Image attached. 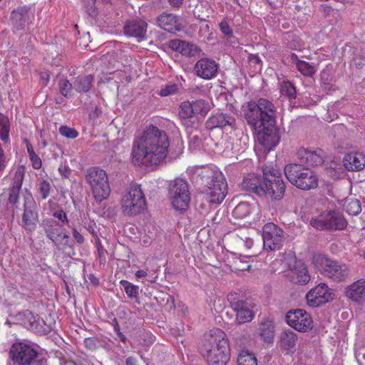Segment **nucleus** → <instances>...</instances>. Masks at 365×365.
I'll use <instances>...</instances> for the list:
<instances>
[{
	"instance_id": "nucleus-1",
	"label": "nucleus",
	"mask_w": 365,
	"mask_h": 365,
	"mask_svg": "<svg viewBox=\"0 0 365 365\" xmlns=\"http://www.w3.org/2000/svg\"><path fill=\"white\" fill-rule=\"evenodd\" d=\"M241 110L247 124L258 130L257 141L262 151L269 153L280 141L274 104L267 99L259 98L257 102L244 103Z\"/></svg>"
},
{
	"instance_id": "nucleus-2",
	"label": "nucleus",
	"mask_w": 365,
	"mask_h": 365,
	"mask_svg": "<svg viewBox=\"0 0 365 365\" xmlns=\"http://www.w3.org/2000/svg\"><path fill=\"white\" fill-rule=\"evenodd\" d=\"M170 145L168 133L153 125L135 138L132 148V160L135 165H157L166 158Z\"/></svg>"
},
{
	"instance_id": "nucleus-3",
	"label": "nucleus",
	"mask_w": 365,
	"mask_h": 365,
	"mask_svg": "<svg viewBox=\"0 0 365 365\" xmlns=\"http://www.w3.org/2000/svg\"><path fill=\"white\" fill-rule=\"evenodd\" d=\"M200 353L208 365H226L230 359V346L226 334L220 329L205 336Z\"/></svg>"
},
{
	"instance_id": "nucleus-4",
	"label": "nucleus",
	"mask_w": 365,
	"mask_h": 365,
	"mask_svg": "<svg viewBox=\"0 0 365 365\" xmlns=\"http://www.w3.org/2000/svg\"><path fill=\"white\" fill-rule=\"evenodd\" d=\"M242 189L255 193L260 197H270L272 200H281L285 192L284 181H277L275 192L271 189V179L255 173L246 175L242 183Z\"/></svg>"
},
{
	"instance_id": "nucleus-5",
	"label": "nucleus",
	"mask_w": 365,
	"mask_h": 365,
	"mask_svg": "<svg viewBox=\"0 0 365 365\" xmlns=\"http://www.w3.org/2000/svg\"><path fill=\"white\" fill-rule=\"evenodd\" d=\"M284 172L287 179L301 190H309L318 185V180L314 173L302 164H288L284 167Z\"/></svg>"
},
{
	"instance_id": "nucleus-6",
	"label": "nucleus",
	"mask_w": 365,
	"mask_h": 365,
	"mask_svg": "<svg viewBox=\"0 0 365 365\" xmlns=\"http://www.w3.org/2000/svg\"><path fill=\"white\" fill-rule=\"evenodd\" d=\"M205 198L210 204H220L225 199L227 184L221 173L212 172L210 175H203Z\"/></svg>"
},
{
	"instance_id": "nucleus-7",
	"label": "nucleus",
	"mask_w": 365,
	"mask_h": 365,
	"mask_svg": "<svg viewBox=\"0 0 365 365\" xmlns=\"http://www.w3.org/2000/svg\"><path fill=\"white\" fill-rule=\"evenodd\" d=\"M86 179L98 203H101L109 197L110 187L105 170L97 167L90 168L86 171Z\"/></svg>"
},
{
	"instance_id": "nucleus-8",
	"label": "nucleus",
	"mask_w": 365,
	"mask_h": 365,
	"mask_svg": "<svg viewBox=\"0 0 365 365\" xmlns=\"http://www.w3.org/2000/svg\"><path fill=\"white\" fill-rule=\"evenodd\" d=\"M312 262L322 274L334 282H344L349 277V270L346 265L340 264L324 255H315Z\"/></svg>"
},
{
	"instance_id": "nucleus-9",
	"label": "nucleus",
	"mask_w": 365,
	"mask_h": 365,
	"mask_svg": "<svg viewBox=\"0 0 365 365\" xmlns=\"http://www.w3.org/2000/svg\"><path fill=\"white\" fill-rule=\"evenodd\" d=\"M309 225L319 230L336 231L346 229L348 222L341 212L328 210L311 219Z\"/></svg>"
},
{
	"instance_id": "nucleus-10",
	"label": "nucleus",
	"mask_w": 365,
	"mask_h": 365,
	"mask_svg": "<svg viewBox=\"0 0 365 365\" xmlns=\"http://www.w3.org/2000/svg\"><path fill=\"white\" fill-rule=\"evenodd\" d=\"M121 207L123 213L128 216L137 215L145 209V199L139 185H130L122 198Z\"/></svg>"
},
{
	"instance_id": "nucleus-11",
	"label": "nucleus",
	"mask_w": 365,
	"mask_h": 365,
	"mask_svg": "<svg viewBox=\"0 0 365 365\" xmlns=\"http://www.w3.org/2000/svg\"><path fill=\"white\" fill-rule=\"evenodd\" d=\"M169 197L175 210H185L190 201L188 183L182 178H176L170 183Z\"/></svg>"
},
{
	"instance_id": "nucleus-12",
	"label": "nucleus",
	"mask_w": 365,
	"mask_h": 365,
	"mask_svg": "<svg viewBox=\"0 0 365 365\" xmlns=\"http://www.w3.org/2000/svg\"><path fill=\"white\" fill-rule=\"evenodd\" d=\"M9 356L15 365H43V362L38 359V352L24 343L14 344L10 348Z\"/></svg>"
},
{
	"instance_id": "nucleus-13",
	"label": "nucleus",
	"mask_w": 365,
	"mask_h": 365,
	"mask_svg": "<svg viewBox=\"0 0 365 365\" xmlns=\"http://www.w3.org/2000/svg\"><path fill=\"white\" fill-rule=\"evenodd\" d=\"M262 238L265 250H279L284 241V232L274 223H267L263 227Z\"/></svg>"
},
{
	"instance_id": "nucleus-14",
	"label": "nucleus",
	"mask_w": 365,
	"mask_h": 365,
	"mask_svg": "<svg viewBox=\"0 0 365 365\" xmlns=\"http://www.w3.org/2000/svg\"><path fill=\"white\" fill-rule=\"evenodd\" d=\"M286 320L290 327L299 331H307L313 327L310 314L304 309L289 311L286 315Z\"/></svg>"
},
{
	"instance_id": "nucleus-15",
	"label": "nucleus",
	"mask_w": 365,
	"mask_h": 365,
	"mask_svg": "<svg viewBox=\"0 0 365 365\" xmlns=\"http://www.w3.org/2000/svg\"><path fill=\"white\" fill-rule=\"evenodd\" d=\"M330 289L325 283H320L311 289L306 295L307 304L312 307H319L332 300Z\"/></svg>"
},
{
	"instance_id": "nucleus-16",
	"label": "nucleus",
	"mask_w": 365,
	"mask_h": 365,
	"mask_svg": "<svg viewBox=\"0 0 365 365\" xmlns=\"http://www.w3.org/2000/svg\"><path fill=\"white\" fill-rule=\"evenodd\" d=\"M236 120L234 116L227 113H217L208 118L205 122V127L208 130L215 128H225L229 126L232 129H235Z\"/></svg>"
},
{
	"instance_id": "nucleus-17",
	"label": "nucleus",
	"mask_w": 365,
	"mask_h": 365,
	"mask_svg": "<svg viewBox=\"0 0 365 365\" xmlns=\"http://www.w3.org/2000/svg\"><path fill=\"white\" fill-rule=\"evenodd\" d=\"M194 69L197 76L208 80L216 76L218 65L213 60L202 58L197 61Z\"/></svg>"
},
{
	"instance_id": "nucleus-18",
	"label": "nucleus",
	"mask_w": 365,
	"mask_h": 365,
	"mask_svg": "<svg viewBox=\"0 0 365 365\" xmlns=\"http://www.w3.org/2000/svg\"><path fill=\"white\" fill-rule=\"evenodd\" d=\"M31 197L28 198L24 204V211L22 215V226L29 232L36 229L38 222V213L34 210Z\"/></svg>"
},
{
	"instance_id": "nucleus-19",
	"label": "nucleus",
	"mask_w": 365,
	"mask_h": 365,
	"mask_svg": "<svg viewBox=\"0 0 365 365\" xmlns=\"http://www.w3.org/2000/svg\"><path fill=\"white\" fill-rule=\"evenodd\" d=\"M297 155L302 164L307 166H317L322 165L324 162L322 150H310L305 148H300Z\"/></svg>"
},
{
	"instance_id": "nucleus-20",
	"label": "nucleus",
	"mask_w": 365,
	"mask_h": 365,
	"mask_svg": "<svg viewBox=\"0 0 365 365\" xmlns=\"http://www.w3.org/2000/svg\"><path fill=\"white\" fill-rule=\"evenodd\" d=\"M288 277L290 281L295 284L304 285L310 281L307 266L301 261H296L293 267L290 268Z\"/></svg>"
},
{
	"instance_id": "nucleus-21",
	"label": "nucleus",
	"mask_w": 365,
	"mask_h": 365,
	"mask_svg": "<svg viewBox=\"0 0 365 365\" xmlns=\"http://www.w3.org/2000/svg\"><path fill=\"white\" fill-rule=\"evenodd\" d=\"M344 295L352 302H363L365 300V279H360L347 286Z\"/></svg>"
},
{
	"instance_id": "nucleus-22",
	"label": "nucleus",
	"mask_w": 365,
	"mask_h": 365,
	"mask_svg": "<svg viewBox=\"0 0 365 365\" xmlns=\"http://www.w3.org/2000/svg\"><path fill=\"white\" fill-rule=\"evenodd\" d=\"M343 162L348 170H361L365 168V155L359 152L350 153L344 156Z\"/></svg>"
},
{
	"instance_id": "nucleus-23",
	"label": "nucleus",
	"mask_w": 365,
	"mask_h": 365,
	"mask_svg": "<svg viewBox=\"0 0 365 365\" xmlns=\"http://www.w3.org/2000/svg\"><path fill=\"white\" fill-rule=\"evenodd\" d=\"M298 341L297 334L290 330L284 331L280 335L279 346L287 354H292L295 351L296 344Z\"/></svg>"
},
{
	"instance_id": "nucleus-24",
	"label": "nucleus",
	"mask_w": 365,
	"mask_h": 365,
	"mask_svg": "<svg viewBox=\"0 0 365 365\" xmlns=\"http://www.w3.org/2000/svg\"><path fill=\"white\" fill-rule=\"evenodd\" d=\"M147 23L144 21H132L124 26L127 36L143 39L146 33Z\"/></svg>"
},
{
	"instance_id": "nucleus-25",
	"label": "nucleus",
	"mask_w": 365,
	"mask_h": 365,
	"mask_svg": "<svg viewBox=\"0 0 365 365\" xmlns=\"http://www.w3.org/2000/svg\"><path fill=\"white\" fill-rule=\"evenodd\" d=\"M178 22V16L173 14L163 13L157 18L158 26L170 33L179 30Z\"/></svg>"
},
{
	"instance_id": "nucleus-26",
	"label": "nucleus",
	"mask_w": 365,
	"mask_h": 365,
	"mask_svg": "<svg viewBox=\"0 0 365 365\" xmlns=\"http://www.w3.org/2000/svg\"><path fill=\"white\" fill-rule=\"evenodd\" d=\"M234 309L236 312V321L238 324L250 322L253 318V312L249 304L242 300L237 301L234 304Z\"/></svg>"
},
{
	"instance_id": "nucleus-27",
	"label": "nucleus",
	"mask_w": 365,
	"mask_h": 365,
	"mask_svg": "<svg viewBox=\"0 0 365 365\" xmlns=\"http://www.w3.org/2000/svg\"><path fill=\"white\" fill-rule=\"evenodd\" d=\"M168 46L172 50L178 51L183 56H194L197 52V47L195 45L180 39L170 41Z\"/></svg>"
},
{
	"instance_id": "nucleus-28",
	"label": "nucleus",
	"mask_w": 365,
	"mask_h": 365,
	"mask_svg": "<svg viewBox=\"0 0 365 365\" xmlns=\"http://www.w3.org/2000/svg\"><path fill=\"white\" fill-rule=\"evenodd\" d=\"M24 177V171L19 169L16 171L12 182V185L9 190V202L11 204H16L19 200V194L22 186Z\"/></svg>"
},
{
	"instance_id": "nucleus-29",
	"label": "nucleus",
	"mask_w": 365,
	"mask_h": 365,
	"mask_svg": "<svg viewBox=\"0 0 365 365\" xmlns=\"http://www.w3.org/2000/svg\"><path fill=\"white\" fill-rule=\"evenodd\" d=\"M30 9L26 6H19L11 13L13 24L18 29H22L29 19Z\"/></svg>"
},
{
	"instance_id": "nucleus-30",
	"label": "nucleus",
	"mask_w": 365,
	"mask_h": 365,
	"mask_svg": "<svg viewBox=\"0 0 365 365\" xmlns=\"http://www.w3.org/2000/svg\"><path fill=\"white\" fill-rule=\"evenodd\" d=\"M178 116L184 125L190 126L191 120L195 117L191 101H187L181 103L179 107Z\"/></svg>"
},
{
	"instance_id": "nucleus-31",
	"label": "nucleus",
	"mask_w": 365,
	"mask_h": 365,
	"mask_svg": "<svg viewBox=\"0 0 365 365\" xmlns=\"http://www.w3.org/2000/svg\"><path fill=\"white\" fill-rule=\"evenodd\" d=\"M259 334L266 342L272 341L274 336V326L272 321H264L259 324Z\"/></svg>"
},
{
	"instance_id": "nucleus-32",
	"label": "nucleus",
	"mask_w": 365,
	"mask_h": 365,
	"mask_svg": "<svg viewBox=\"0 0 365 365\" xmlns=\"http://www.w3.org/2000/svg\"><path fill=\"white\" fill-rule=\"evenodd\" d=\"M93 81L91 75L78 76L73 82V87L79 93H87L91 88Z\"/></svg>"
},
{
	"instance_id": "nucleus-33",
	"label": "nucleus",
	"mask_w": 365,
	"mask_h": 365,
	"mask_svg": "<svg viewBox=\"0 0 365 365\" xmlns=\"http://www.w3.org/2000/svg\"><path fill=\"white\" fill-rule=\"evenodd\" d=\"M70 242L71 239L68 233L65 229H63L59 232V236H57L53 240V244L58 250H63L67 247H73Z\"/></svg>"
},
{
	"instance_id": "nucleus-34",
	"label": "nucleus",
	"mask_w": 365,
	"mask_h": 365,
	"mask_svg": "<svg viewBox=\"0 0 365 365\" xmlns=\"http://www.w3.org/2000/svg\"><path fill=\"white\" fill-rule=\"evenodd\" d=\"M344 210L351 215H357L361 211L360 201L356 198H346L344 202Z\"/></svg>"
},
{
	"instance_id": "nucleus-35",
	"label": "nucleus",
	"mask_w": 365,
	"mask_h": 365,
	"mask_svg": "<svg viewBox=\"0 0 365 365\" xmlns=\"http://www.w3.org/2000/svg\"><path fill=\"white\" fill-rule=\"evenodd\" d=\"M237 365H257V359L252 352L242 350L238 355Z\"/></svg>"
},
{
	"instance_id": "nucleus-36",
	"label": "nucleus",
	"mask_w": 365,
	"mask_h": 365,
	"mask_svg": "<svg viewBox=\"0 0 365 365\" xmlns=\"http://www.w3.org/2000/svg\"><path fill=\"white\" fill-rule=\"evenodd\" d=\"M41 227H43L46 237L49 240H51L52 242L57 237V236H59V232H61V230L57 227H55L50 220H43L41 223Z\"/></svg>"
},
{
	"instance_id": "nucleus-37",
	"label": "nucleus",
	"mask_w": 365,
	"mask_h": 365,
	"mask_svg": "<svg viewBox=\"0 0 365 365\" xmlns=\"http://www.w3.org/2000/svg\"><path fill=\"white\" fill-rule=\"evenodd\" d=\"M191 102L195 115L200 114L204 116L207 115V113L209 112L210 107L208 102H207L206 101L199 99Z\"/></svg>"
},
{
	"instance_id": "nucleus-38",
	"label": "nucleus",
	"mask_w": 365,
	"mask_h": 365,
	"mask_svg": "<svg viewBox=\"0 0 365 365\" xmlns=\"http://www.w3.org/2000/svg\"><path fill=\"white\" fill-rule=\"evenodd\" d=\"M280 93L282 96L287 97L289 100L295 99L297 96V91L289 81H283L280 84Z\"/></svg>"
},
{
	"instance_id": "nucleus-39",
	"label": "nucleus",
	"mask_w": 365,
	"mask_h": 365,
	"mask_svg": "<svg viewBox=\"0 0 365 365\" xmlns=\"http://www.w3.org/2000/svg\"><path fill=\"white\" fill-rule=\"evenodd\" d=\"M250 207L247 202H243L239 203L233 210V215L236 218L244 219L250 213Z\"/></svg>"
},
{
	"instance_id": "nucleus-40",
	"label": "nucleus",
	"mask_w": 365,
	"mask_h": 365,
	"mask_svg": "<svg viewBox=\"0 0 365 365\" xmlns=\"http://www.w3.org/2000/svg\"><path fill=\"white\" fill-rule=\"evenodd\" d=\"M120 284L123 287L124 291L129 298H137L139 294V287L134 285L132 283L126 281L121 280Z\"/></svg>"
},
{
	"instance_id": "nucleus-41",
	"label": "nucleus",
	"mask_w": 365,
	"mask_h": 365,
	"mask_svg": "<svg viewBox=\"0 0 365 365\" xmlns=\"http://www.w3.org/2000/svg\"><path fill=\"white\" fill-rule=\"evenodd\" d=\"M122 56V52L120 51L108 52L106 55L103 56L102 61L104 63L108 62L110 67L115 68L116 63L118 62V58Z\"/></svg>"
},
{
	"instance_id": "nucleus-42",
	"label": "nucleus",
	"mask_w": 365,
	"mask_h": 365,
	"mask_svg": "<svg viewBox=\"0 0 365 365\" xmlns=\"http://www.w3.org/2000/svg\"><path fill=\"white\" fill-rule=\"evenodd\" d=\"M264 177H269V179H272V181L274 182V185H277V180L280 181H283L282 179L280 172L273 167L266 166L263 168V175Z\"/></svg>"
},
{
	"instance_id": "nucleus-43",
	"label": "nucleus",
	"mask_w": 365,
	"mask_h": 365,
	"mask_svg": "<svg viewBox=\"0 0 365 365\" xmlns=\"http://www.w3.org/2000/svg\"><path fill=\"white\" fill-rule=\"evenodd\" d=\"M297 68L302 74L306 76H312L316 72L314 66L304 61H298Z\"/></svg>"
},
{
	"instance_id": "nucleus-44",
	"label": "nucleus",
	"mask_w": 365,
	"mask_h": 365,
	"mask_svg": "<svg viewBox=\"0 0 365 365\" xmlns=\"http://www.w3.org/2000/svg\"><path fill=\"white\" fill-rule=\"evenodd\" d=\"M38 190L42 199L46 200L50 195L51 185L48 180H41L38 185Z\"/></svg>"
},
{
	"instance_id": "nucleus-45",
	"label": "nucleus",
	"mask_w": 365,
	"mask_h": 365,
	"mask_svg": "<svg viewBox=\"0 0 365 365\" xmlns=\"http://www.w3.org/2000/svg\"><path fill=\"white\" fill-rule=\"evenodd\" d=\"M58 87L61 95L65 97H68L73 85L66 79H61L59 81Z\"/></svg>"
},
{
	"instance_id": "nucleus-46",
	"label": "nucleus",
	"mask_w": 365,
	"mask_h": 365,
	"mask_svg": "<svg viewBox=\"0 0 365 365\" xmlns=\"http://www.w3.org/2000/svg\"><path fill=\"white\" fill-rule=\"evenodd\" d=\"M139 342L144 346H148L154 341V336L149 331H142L139 336Z\"/></svg>"
},
{
	"instance_id": "nucleus-47",
	"label": "nucleus",
	"mask_w": 365,
	"mask_h": 365,
	"mask_svg": "<svg viewBox=\"0 0 365 365\" xmlns=\"http://www.w3.org/2000/svg\"><path fill=\"white\" fill-rule=\"evenodd\" d=\"M59 133L61 135L69 139H74L78 136V132L74 128L68 126H61L59 128Z\"/></svg>"
},
{
	"instance_id": "nucleus-48",
	"label": "nucleus",
	"mask_w": 365,
	"mask_h": 365,
	"mask_svg": "<svg viewBox=\"0 0 365 365\" xmlns=\"http://www.w3.org/2000/svg\"><path fill=\"white\" fill-rule=\"evenodd\" d=\"M53 216L60 221V222L57 223V225L60 227H62L64 225L68 222L67 215L62 210L54 212Z\"/></svg>"
},
{
	"instance_id": "nucleus-49",
	"label": "nucleus",
	"mask_w": 365,
	"mask_h": 365,
	"mask_svg": "<svg viewBox=\"0 0 365 365\" xmlns=\"http://www.w3.org/2000/svg\"><path fill=\"white\" fill-rule=\"evenodd\" d=\"M9 121L2 124L0 122V139L6 143L9 139Z\"/></svg>"
},
{
	"instance_id": "nucleus-50",
	"label": "nucleus",
	"mask_w": 365,
	"mask_h": 365,
	"mask_svg": "<svg viewBox=\"0 0 365 365\" xmlns=\"http://www.w3.org/2000/svg\"><path fill=\"white\" fill-rule=\"evenodd\" d=\"M24 315L29 319L30 329L34 330L35 331L39 332L40 329H38V324L39 322H37L35 319V317L32 314V313L28 310L24 312Z\"/></svg>"
},
{
	"instance_id": "nucleus-51",
	"label": "nucleus",
	"mask_w": 365,
	"mask_h": 365,
	"mask_svg": "<svg viewBox=\"0 0 365 365\" xmlns=\"http://www.w3.org/2000/svg\"><path fill=\"white\" fill-rule=\"evenodd\" d=\"M178 90V87L176 84L168 85L160 90L159 94L161 96H168L176 93Z\"/></svg>"
},
{
	"instance_id": "nucleus-52",
	"label": "nucleus",
	"mask_w": 365,
	"mask_h": 365,
	"mask_svg": "<svg viewBox=\"0 0 365 365\" xmlns=\"http://www.w3.org/2000/svg\"><path fill=\"white\" fill-rule=\"evenodd\" d=\"M85 8L89 16L95 17L97 15V11L95 7V1L93 0H88L85 5Z\"/></svg>"
},
{
	"instance_id": "nucleus-53",
	"label": "nucleus",
	"mask_w": 365,
	"mask_h": 365,
	"mask_svg": "<svg viewBox=\"0 0 365 365\" xmlns=\"http://www.w3.org/2000/svg\"><path fill=\"white\" fill-rule=\"evenodd\" d=\"M96 247H97V250H98L101 263L102 262V261L105 262L106 261V258H105L106 250H104V248L101 242V240L98 237H97L96 239Z\"/></svg>"
},
{
	"instance_id": "nucleus-54",
	"label": "nucleus",
	"mask_w": 365,
	"mask_h": 365,
	"mask_svg": "<svg viewBox=\"0 0 365 365\" xmlns=\"http://www.w3.org/2000/svg\"><path fill=\"white\" fill-rule=\"evenodd\" d=\"M29 158L32 162V166L34 168L39 169L41 167V160L36 153H31Z\"/></svg>"
},
{
	"instance_id": "nucleus-55",
	"label": "nucleus",
	"mask_w": 365,
	"mask_h": 365,
	"mask_svg": "<svg viewBox=\"0 0 365 365\" xmlns=\"http://www.w3.org/2000/svg\"><path fill=\"white\" fill-rule=\"evenodd\" d=\"M73 231V237L78 244H83L84 242V237L83 235L77 230L76 227L74 226L72 227Z\"/></svg>"
},
{
	"instance_id": "nucleus-56",
	"label": "nucleus",
	"mask_w": 365,
	"mask_h": 365,
	"mask_svg": "<svg viewBox=\"0 0 365 365\" xmlns=\"http://www.w3.org/2000/svg\"><path fill=\"white\" fill-rule=\"evenodd\" d=\"M221 31L225 35H230L232 33V29L226 21H222L220 24Z\"/></svg>"
},
{
	"instance_id": "nucleus-57",
	"label": "nucleus",
	"mask_w": 365,
	"mask_h": 365,
	"mask_svg": "<svg viewBox=\"0 0 365 365\" xmlns=\"http://www.w3.org/2000/svg\"><path fill=\"white\" fill-rule=\"evenodd\" d=\"M84 342L86 344V346L91 349H94L96 348V341L93 338H87L85 339Z\"/></svg>"
},
{
	"instance_id": "nucleus-58",
	"label": "nucleus",
	"mask_w": 365,
	"mask_h": 365,
	"mask_svg": "<svg viewBox=\"0 0 365 365\" xmlns=\"http://www.w3.org/2000/svg\"><path fill=\"white\" fill-rule=\"evenodd\" d=\"M182 1L183 0H168V2L172 7L176 8L180 7Z\"/></svg>"
},
{
	"instance_id": "nucleus-59",
	"label": "nucleus",
	"mask_w": 365,
	"mask_h": 365,
	"mask_svg": "<svg viewBox=\"0 0 365 365\" xmlns=\"http://www.w3.org/2000/svg\"><path fill=\"white\" fill-rule=\"evenodd\" d=\"M40 77L42 81H44L45 84L46 85L50 79V76L47 72H43L40 74Z\"/></svg>"
},
{
	"instance_id": "nucleus-60",
	"label": "nucleus",
	"mask_w": 365,
	"mask_h": 365,
	"mask_svg": "<svg viewBox=\"0 0 365 365\" xmlns=\"http://www.w3.org/2000/svg\"><path fill=\"white\" fill-rule=\"evenodd\" d=\"M249 59H250V61L252 62V63H261V59L259 58V57L258 56H256V55H250V56L249 57Z\"/></svg>"
},
{
	"instance_id": "nucleus-61",
	"label": "nucleus",
	"mask_w": 365,
	"mask_h": 365,
	"mask_svg": "<svg viewBox=\"0 0 365 365\" xmlns=\"http://www.w3.org/2000/svg\"><path fill=\"white\" fill-rule=\"evenodd\" d=\"M135 275L136 277L140 278V277H146L148 275V273L145 270L140 269V270H138L135 272Z\"/></svg>"
},
{
	"instance_id": "nucleus-62",
	"label": "nucleus",
	"mask_w": 365,
	"mask_h": 365,
	"mask_svg": "<svg viewBox=\"0 0 365 365\" xmlns=\"http://www.w3.org/2000/svg\"><path fill=\"white\" fill-rule=\"evenodd\" d=\"M0 122L4 124L6 122H8V118L6 117L4 115L0 113Z\"/></svg>"
},
{
	"instance_id": "nucleus-63",
	"label": "nucleus",
	"mask_w": 365,
	"mask_h": 365,
	"mask_svg": "<svg viewBox=\"0 0 365 365\" xmlns=\"http://www.w3.org/2000/svg\"><path fill=\"white\" fill-rule=\"evenodd\" d=\"M27 152L29 153V156L30 157L31 156V153H35L34 149H33V147L31 144L28 145H27Z\"/></svg>"
},
{
	"instance_id": "nucleus-64",
	"label": "nucleus",
	"mask_w": 365,
	"mask_h": 365,
	"mask_svg": "<svg viewBox=\"0 0 365 365\" xmlns=\"http://www.w3.org/2000/svg\"><path fill=\"white\" fill-rule=\"evenodd\" d=\"M118 336L120 337V340L123 341V342H125L126 341V337L124 334H123L122 332L119 331V333H118Z\"/></svg>"
}]
</instances>
